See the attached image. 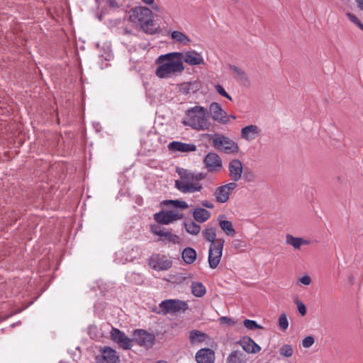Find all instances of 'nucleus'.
<instances>
[{
  "label": "nucleus",
  "instance_id": "nucleus-1",
  "mask_svg": "<svg viewBox=\"0 0 363 363\" xmlns=\"http://www.w3.org/2000/svg\"><path fill=\"white\" fill-rule=\"evenodd\" d=\"M182 58V52H171L160 56L157 61L161 65L156 69V75L160 78H169L182 73L184 69Z\"/></svg>",
  "mask_w": 363,
  "mask_h": 363
},
{
  "label": "nucleus",
  "instance_id": "nucleus-2",
  "mask_svg": "<svg viewBox=\"0 0 363 363\" xmlns=\"http://www.w3.org/2000/svg\"><path fill=\"white\" fill-rule=\"evenodd\" d=\"M182 123L196 131L208 130L211 125L208 110L201 106H195L187 109Z\"/></svg>",
  "mask_w": 363,
  "mask_h": 363
},
{
  "label": "nucleus",
  "instance_id": "nucleus-3",
  "mask_svg": "<svg viewBox=\"0 0 363 363\" xmlns=\"http://www.w3.org/2000/svg\"><path fill=\"white\" fill-rule=\"evenodd\" d=\"M152 16V11L150 9L139 6L131 10L130 18L132 22L138 23L146 33L152 35L160 30V27L156 26Z\"/></svg>",
  "mask_w": 363,
  "mask_h": 363
},
{
  "label": "nucleus",
  "instance_id": "nucleus-4",
  "mask_svg": "<svg viewBox=\"0 0 363 363\" xmlns=\"http://www.w3.org/2000/svg\"><path fill=\"white\" fill-rule=\"evenodd\" d=\"M179 179L175 181V187L183 194H193L201 191L203 186L196 182L194 173L189 170L182 169L177 171Z\"/></svg>",
  "mask_w": 363,
  "mask_h": 363
},
{
  "label": "nucleus",
  "instance_id": "nucleus-5",
  "mask_svg": "<svg viewBox=\"0 0 363 363\" xmlns=\"http://www.w3.org/2000/svg\"><path fill=\"white\" fill-rule=\"evenodd\" d=\"M211 145L225 154L236 155L240 152L238 144L229 137L220 133L207 134Z\"/></svg>",
  "mask_w": 363,
  "mask_h": 363
},
{
  "label": "nucleus",
  "instance_id": "nucleus-6",
  "mask_svg": "<svg viewBox=\"0 0 363 363\" xmlns=\"http://www.w3.org/2000/svg\"><path fill=\"white\" fill-rule=\"evenodd\" d=\"M188 309V304L186 301L179 299H167L162 301L158 308L153 310L157 314L167 315L175 314L180 311L184 312Z\"/></svg>",
  "mask_w": 363,
  "mask_h": 363
},
{
  "label": "nucleus",
  "instance_id": "nucleus-7",
  "mask_svg": "<svg viewBox=\"0 0 363 363\" xmlns=\"http://www.w3.org/2000/svg\"><path fill=\"white\" fill-rule=\"evenodd\" d=\"M225 240L219 238L216 244H211L208 250V262L211 269H216L221 259Z\"/></svg>",
  "mask_w": 363,
  "mask_h": 363
},
{
  "label": "nucleus",
  "instance_id": "nucleus-8",
  "mask_svg": "<svg viewBox=\"0 0 363 363\" xmlns=\"http://www.w3.org/2000/svg\"><path fill=\"white\" fill-rule=\"evenodd\" d=\"M150 232L160 237L158 241L172 244H178L180 242V238L177 235L172 233L165 228H162L155 225H151Z\"/></svg>",
  "mask_w": 363,
  "mask_h": 363
},
{
  "label": "nucleus",
  "instance_id": "nucleus-9",
  "mask_svg": "<svg viewBox=\"0 0 363 363\" xmlns=\"http://www.w3.org/2000/svg\"><path fill=\"white\" fill-rule=\"evenodd\" d=\"M133 342L139 346L147 348L151 347L155 342V337L152 333L143 329H136L133 333Z\"/></svg>",
  "mask_w": 363,
  "mask_h": 363
},
{
  "label": "nucleus",
  "instance_id": "nucleus-10",
  "mask_svg": "<svg viewBox=\"0 0 363 363\" xmlns=\"http://www.w3.org/2000/svg\"><path fill=\"white\" fill-rule=\"evenodd\" d=\"M184 214L177 211H161L154 214L155 220L159 224L168 225L182 219Z\"/></svg>",
  "mask_w": 363,
  "mask_h": 363
},
{
  "label": "nucleus",
  "instance_id": "nucleus-11",
  "mask_svg": "<svg viewBox=\"0 0 363 363\" xmlns=\"http://www.w3.org/2000/svg\"><path fill=\"white\" fill-rule=\"evenodd\" d=\"M149 265L157 271H164L172 267V261L164 255L153 254L150 258Z\"/></svg>",
  "mask_w": 363,
  "mask_h": 363
},
{
  "label": "nucleus",
  "instance_id": "nucleus-12",
  "mask_svg": "<svg viewBox=\"0 0 363 363\" xmlns=\"http://www.w3.org/2000/svg\"><path fill=\"white\" fill-rule=\"evenodd\" d=\"M209 113L211 118L218 123L225 125L230 121V116L217 102H212L210 104Z\"/></svg>",
  "mask_w": 363,
  "mask_h": 363
},
{
  "label": "nucleus",
  "instance_id": "nucleus-13",
  "mask_svg": "<svg viewBox=\"0 0 363 363\" xmlns=\"http://www.w3.org/2000/svg\"><path fill=\"white\" fill-rule=\"evenodd\" d=\"M111 340L123 350H130L133 347V339L128 337L123 332L118 328H112L110 333Z\"/></svg>",
  "mask_w": 363,
  "mask_h": 363
},
{
  "label": "nucleus",
  "instance_id": "nucleus-14",
  "mask_svg": "<svg viewBox=\"0 0 363 363\" xmlns=\"http://www.w3.org/2000/svg\"><path fill=\"white\" fill-rule=\"evenodd\" d=\"M237 187V184L235 182H230L227 184L222 185L216 189L213 196L218 203H223L228 201L230 194Z\"/></svg>",
  "mask_w": 363,
  "mask_h": 363
},
{
  "label": "nucleus",
  "instance_id": "nucleus-15",
  "mask_svg": "<svg viewBox=\"0 0 363 363\" xmlns=\"http://www.w3.org/2000/svg\"><path fill=\"white\" fill-rule=\"evenodd\" d=\"M203 162L208 172H218L222 167V160L219 155L215 152L208 153Z\"/></svg>",
  "mask_w": 363,
  "mask_h": 363
},
{
  "label": "nucleus",
  "instance_id": "nucleus-16",
  "mask_svg": "<svg viewBox=\"0 0 363 363\" xmlns=\"http://www.w3.org/2000/svg\"><path fill=\"white\" fill-rule=\"evenodd\" d=\"M101 351L102 355L96 357V363H118L120 362L116 351L110 347H104Z\"/></svg>",
  "mask_w": 363,
  "mask_h": 363
},
{
  "label": "nucleus",
  "instance_id": "nucleus-17",
  "mask_svg": "<svg viewBox=\"0 0 363 363\" xmlns=\"http://www.w3.org/2000/svg\"><path fill=\"white\" fill-rule=\"evenodd\" d=\"M262 130L257 125L251 124L243 127L240 130V137L247 142H251L259 136Z\"/></svg>",
  "mask_w": 363,
  "mask_h": 363
},
{
  "label": "nucleus",
  "instance_id": "nucleus-18",
  "mask_svg": "<svg viewBox=\"0 0 363 363\" xmlns=\"http://www.w3.org/2000/svg\"><path fill=\"white\" fill-rule=\"evenodd\" d=\"M229 176L233 182L239 181L243 171L242 164L238 159L232 160L228 164Z\"/></svg>",
  "mask_w": 363,
  "mask_h": 363
},
{
  "label": "nucleus",
  "instance_id": "nucleus-19",
  "mask_svg": "<svg viewBox=\"0 0 363 363\" xmlns=\"http://www.w3.org/2000/svg\"><path fill=\"white\" fill-rule=\"evenodd\" d=\"M197 363H214L215 352L210 348H201L195 355Z\"/></svg>",
  "mask_w": 363,
  "mask_h": 363
},
{
  "label": "nucleus",
  "instance_id": "nucleus-20",
  "mask_svg": "<svg viewBox=\"0 0 363 363\" xmlns=\"http://www.w3.org/2000/svg\"><path fill=\"white\" fill-rule=\"evenodd\" d=\"M239 344L247 353L255 354L261 350V347L250 337H244L240 341Z\"/></svg>",
  "mask_w": 363,
  "mask_h": 363
},
{
  "label": "nucleus",
  "instance_id": "nucleus-21",
  "mask_svg": "<svg viewBox=\"0 0 363 363\" xmlns=\"http://www.w3.org/2000/svg\"><path fill=\"white\" fill-rule=\"evenodd\" d=\"M168 147L172 151L189 152L196 150V147L194 144L184 143L179 141L171 142L168 145Z\"/></svg>",
  "mask_w": 363,
  "mask_h": 363
},
{
  "label": "nucleus",
  "instance_id": "nucleus-22",
  "mask_svg": "<svg viewBox=\"0 0 363 363\" xmlns=\"http://www.w3.org/2000/svg\"><path fill=\"white\" fill-rule=\"evenodd\" d=\"M184 61L189 65H199L203 63L201 55L195 50H191L183 55Z\"/></svg>",
  "mask_w": 363,
  "mask_h": 363
},
{
  "label": "nucleus",
  "instance_id": "nucleus-23",
  "mask_svg": "<svg viewBox=\"0 0 363 363\" xmlns=\"http://www.w3.org/2000/svg\"><path fill=\"white\" fill-rule=\"evenodd\" d=\"M224 215H219L218 221L219 227L228 236H234L236 233L231 221L228 220Z\"/></svg>",
  "mask_w": 363,
  "mask_h": 363
},
{
  "label": "nucleus",
  "instance_id": "nucleus-24",
  "mask_svg": "<svg viewBox=\"0 0 363 363\" xmlns=\"http://www.w3.org/2000/svg\"><path fill=\"white\" fill-rule=\"evenodd\" d=\"M209 339L207 334L198 330H193L189 333V341L192 345H197Z\"/></svg>",
  "mask_w": 363,
  "mask_h": 363
},
{
  "label": "nucleus",
  "instance_id": "nucleus-25",
  "mask_svg": "<svg viewBox=\"0 0 363 363\" xmlns=\"http://www.w3.org/2000/svg\"><path fill=\"white\" fill-rule=\"evenodd\" d=\"M211 215V214L210 211L201 207L196 208L194 210L192 214L194 219L196 222L200 223H204L206 220H208L210 218Z\"/></svg>",
  "mask_w": 363,
  "mask_h": 363
},
{
  "label": "nucleus",
  "instance_id": "nucleus-26",
  "mask_svg": "<svg viewBox=\"0 0 363 363\" xmlns=\"http://www.w3.org/2000/svg\"><path fill=\"white\" fill-rule=\"evenodd\" d=\"M246 355L240 350L230 352L227 358V363H246Z\"/></svg>",
  "mask_w": 363,
  "mask_h": 363
},
{
  "label": "nucleus",
  "instance_id": "nucleus-27",
  "mask_svg": "<svg viewBox=\"0 0 363 363\" xmlns=\"http://www.w3.org/2000/svg\"><path fill=\"white\" fill-rule=\"evenodd\" d=\"M182 257L186 264H193L196 259V252L194 248L187 247L183 250Z\"/></svg>",
  "mask_w": 363,
  "mask_h": 363
},
{
  "label": "nucleus",
  "instance_id": "nucleus-28",
  "mask_svg": "<svg viewBox=\"0 0 363 363\" xmlns=\"http://www.w3.org/2000/svg\"><path fill=\"white\" fill-rule=\"evenodd\" d=\"M230 69L235 74V77L237 80L240 81L245 85L249 84V79H248L247 75L243 69H242L241 68H239L238 67H237L235 65H230Z\"/></svg>",
  "mask_w": 363,
  "mask_h": 363
},
{
  "label": "nucleus",
  "instance_id": "nucleus-29",
  "mask_svg": "<svg viewBox=\"0 0 363 363\" xmlns=\"http://www.w3.org/2000/svg\"><path fill=\"white\" fill-rule=\"evenodd\" d=\"M171 38L174 42L179 43L183 45H187L191 41L190 38L186 35L178 30H174L171 33Z\"/></svg>",
  "mask_w": 363,
  "mask_h": 363
},
{
  "label": "nucleus",
  "instance_id": "nucleus-30",
  "mask_svg": "<svg viewBox=\"0 0 363 363\" xmlns=\"http://www.w3.org/2000/svg\"><path fill=\"white\" fill-rule=\"evenodd\" d=\"M286 242L288 245L293 246L295 249H300L301 246L303 244H307L308 242L301 238H296L290 234L286 236Z\"/></svg>",
  "mask_w": 363,
  "mask_h": 363
},
{
  "label": "nucleus",
  "instance_id": "nucleus-31",
  "mask_svg": "<svg viewBox=\"0 0 363 363\" xmlns=\"http://www.w3.org/2000/svg\"><path fill=\"white\" fill-rule=\"evenodd\" d=\"M164 206H171L174 208L186 209L189 208L188 203L182 200H164L162 203Z\"/></svg>",
  "mask_w": 363,
  "mask_h": 363
},
{
  "label": "nucleus",
  "instance_id": "nucleus-32",
  "mask_svg": "<svg viewBox=\"0 0 363 363\" xmlns=\"http://www.w3.org/2000/svg\"><path fill=\"white\" fill-rule=\"evenodd\" d=\"M206 287L201 282L193 281L191 284V292L196 297H202L206 294Z\"/></svg>",
  "mask_w": 363,
  "mask_h": 363
},
{
  "label": "nucleus",
  "instance_id": "nucleus-33",
  "mask_svg": "<svg viewBox=\"0 0 363 363\" xmlns=\"http://www.w3.org/2000/svg\"><path fill=\"white\" fill-rule=\"evenodd\" d=\"M202 235L203 238L208 241L210 242L211 244H216V229L213 227H209L206 228L204 230L202 231Z\"/></svg>",
  "mask_w": 363,
  "mask_h": 363
},
{
  "label": "nucleus",
  "instance_id": "nucleus-34",
  "mask_svg": "<svg viewBox=\"0 0 363 363\" xmlns=\"http://www.w3.org/2000/svg\"><path fill=\"white\" fill-rule=\"evenodd\" d=\"M152 9L156 12L154 16L156 18L157 21L163 20L164 23H167L168 13L163 8L157 5H154Z\"/></svg>",
  "mask_w": 363,
  "mask_h": 363
},
{
  "label": "nucleus",
  "instance_id": "nucleus-35",
  "mask_svg": "<svg viewBox=\"0 0 363 363\" xmlns=\"http://www.w3.org/2000/svg\"><path fill=\"white\" fill-rule=\"evenodd\" d=\"M186 232L193 235H197L201 231V226L194 221L184 223Z\"/></svg>",
  "mask_w": 363,
  "mask_h": 363
},
{
  "label": "nucleus",
  "instance_id": "nucleus-36",
  "mask_svg": "<svg viewBox=\"0 0 363 363\" xmlns=\"http://www.w3.org/2000/svg\"><path fill=\"white\" fill-rule=\"evenodd\" d=\"M244 326L250 330H254L257 329H262L263 327L258 325L255 320L245 319L243 321Z\"/></svg>",
  "mask_w": 363,
  "mask_h": 363
},
{
  "label": "nucleus",
  "instance_id": "nucleus-37",
  "mask_svg": "<svg viewBox=\"0 0 363 363\" xmlns=\"http://www.w3.org/2000/svg\"><path fill=\"white\" fill-rule=\"evenodd\" d=\"M294 354V349L290 345H284L280 349V354L286 357H290Z\"/></svg>",
  "mask_w": 363,
  "mask_h": 363
},
{
  "label": "nucleus",
  "instance_id": "nucleus-38",
  "mask_svg": "<svg viewBox=\"0 0 363 363\" xmlns=\"http://www.w3.org/2000/svg\"><path fill=\"white\" fill-rule=\"evenodd\" d=\"M279 326L285 331L289 327V321L285 313L281 314L279 318Z\"/></svg>",
  "mask_w": 363,
  "mask_h": 363
},
{
  "label": "nucleus",
  "instance_id": "nucleus-39",
  "mask_svg": "<svg viewBox=\"0 0 363 363\" xmlns=\"http://www.w3.org/2000/svg\"><path fill=\"white\" fill-rule=\"evenodd\" d=\"M216 91L223 97L227 98L230 101H232V97L225 91L224 88L220 84H216L215 86Z\"/></svg>",
  "mask_w": 363,
  "mask_h": 363
},
{
  "label": "nucleus",
  "instance_id": "nucleus-40",
  "mask_svg": "<svg viewBox=\"0 0 363 363\" xmlns=\"http://www.w3.org/2000/svg\"><path fill=\"white\" fill-rule=\"evenodd\" d=\"M347 16L351 22L357 25L361 30L363 29V24L356 16L351 13H347Z\"/></svg>",
  "mask_w": 363,
  "mask_h": 363
},
{
  "label": "nucleus",
  "instance_id": "nucleus-41",
  "mask_svg": "<svg viewBox=\"0 0 363 363\" xmlns=\"http://www.w3.org/2000/svg\"><path fill=\"white\" fill-rule=\"evenodd\" d=\"M295 303L296 304L297 306V309H298V313L302 315H305L306 314V306L305 304L301 302V301H299L298 300V298H296L295 300Z\"/></svg>",
  "mask_w": 363,
  "mask_h": 363
},
{
  "label": "nucleus",
  "instance_id": "nucleus-42",
  "mask_svg": "<svg viewBox=\"0 0 363 363\" xmlns=\"http://www.w3.org/2000/svg\"><path fill=\"white\" fill-rule=\"evenodd\" d=\"M314 337L313 336H307L302 341V345L305 348H308L314 343Z\"/></svg>",
  "mask_w": 363,
  "mask_h": 363
},
{
  "label": "nucleus",
  "instance_id": "nucleus-43",
  "mask_svg": "<svg viewBox=\"0 0 363 363\" xmlns=\"http://www.w3.org/2000/svg\"><path fill=\"white\" fill-rule=\"evenodd\" d=\"M219 321L221 324H225L228 325H235V322L230 318L227 316H223L219 318Z\"/></svg>",
  "mask_w": 363,
  "mask_h": 363
},
{
  "label": "nucleus",
  "instance_id": "nucleus-44",
  "mask_svg": "<svg viewBox=\"0 0 363 363\" xmlns=\"http://www.w3.org/2000/svg\"><path fill=\"white\" fill-rule=\"evenodd\" d=\"M299 281L304 285H309L311 282V279L309 276H303L299 279Z\"/></svg>",
  "mask_w": 363,
  "mask_h": 363
},
{
  "label": "nucleus",
  "instance_id": "nucleus-45",
  "mask_svg": "<svg viewBox=\"0 0 363 363\" xmlns=\"http://www.w3.org/2000/svg\"><path fill=\"white\" fill-rule=\"evenodd\" d=\"M201 204L204 208H214V204L212 202L208 201L207 200L202 201L201 202Z\"/></svg>",
  "mask_w": 363,
  "mask_h": 363
},
{
  "label": "nucleus",
  "instance_id": "nucleus-46",
  "mask_svg": "<svg viewBox=\"0 0 363 363\" xmlns=\"http://www.w3.org/2000/svg\"><path fill=\"white\" fill-rule=\"evenodd\" d=\"M194 178L196 182H200V181L205 178V175L203 173H194Z\"/></svg>",
  "mask_w": 363,
  "mask_h": 363
},
{
  "label": "nucleus",
  "instance_id": "nucleus-47",
  "mask_svg": "<svg viewBox=\"0 0 363 363\" xmlns=\"http://www.w3.org/2000/svg\"><path fill=\"white\" fill-rule=\"evenodd\" d=\"M107 3L108 4L109 6H113V7L118 6V4L115 0H107Z\"/></svg>",
  "mask_w": 363,
  "mask_h": 363
},
{
  "label": "nucleus",
  "instance_id": "nucleus-48",
  "mask_svg": "<svg viewBox=\"0 0 363 363\" xmlns=\"http://www.w3.org/2000/svg\"><path fill=\"white\" fill-rule=\"evenodd\" d=\"M358 7L363 11V0H357Z\"/></svg>",
  "mask_w": 363,
  "mask_h": 363
},
{
  "label": "nucleus",
  "instance_id": "nucleus-49",
  "mask_svg": "<svg viewBox=\"0 0 363 363\" xmlns=\"http://www.w3.org/2000/svg\"><path fill=\"white\" fill-rule=\"evenodd\" d=\"M145 4H152L154 3V0H141Z\"/></svg>",
  "mask_w": 363,
  "mask_h": 363
},
{
  "label": "nucleus",
  "instance_id": "nucleus-50",
  "mask_svg": "<svg viewBox=\"0 0 363 363\" xmlns=\"http://www.w3.org/2000/svg\"><path fill=\"white\" fill-rule=\"evenodd\" d=\"M230 116V118L235 119L236 116L235 115H228Z\"/></svg>",
  "mask_w": 363,
  "mask_h": 363
},
{
  "label": "nucleus",
  "instance_id": "nucleus-51",
  "mask_svg": "<svg viewBox=\"0 0 363 363\" xmlns=\"http://www.w3.org/2000/svg\"><path fill=\"white\" fill-rule=\"evenodd\" d=\"M156 363H166V362H164V361H158Z\"/></svg>",
  "mask_w": 363,
  "mask_h": 363
},
{
  "label": "nucleus",
  "instance_id": "nucleus-52",
  "mask_svg": "<svg viewBox=\"0 0 363 363\" xmlns=\"http://www.w3.org/2000/svg\"><path fill=\"white\" fill-rule=\"evenodd\" d=\"M238 244H236V245H235V248H238Z\"/></svg>",
  "mask_w": 363,
  "mask_h": 363
},
{
  "label": "nucleus",
  "instance_id": "nucleus-53",
  "mask_svg": "<svg viewBox=\"0 0 363 363\" xmlns=\"http://www.w3.org/2000/svg\"><path fill=\"white\" fill-rule=\"evenodd\" d=\"M238 244H236V245H235V248H238Z\"/></svg>",
  "mask_w": 363,
  "mask_h": 363
},
{
  "label": "nucleus",
  "instance_id": "nucleus-54",
  "mask_svg": "<svg viewBox=\"0 0 363 363\" xmlns=\"http://www.w3.org/2000/svg\"><path fill=\"white\" fill-rule=\"evenodd\" d=\"M362 30H363V29H362Z\"/></svg>",
  "mask_w": 363,
  "mask_h": 363
}]
</instances>
